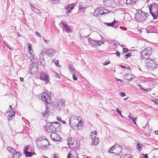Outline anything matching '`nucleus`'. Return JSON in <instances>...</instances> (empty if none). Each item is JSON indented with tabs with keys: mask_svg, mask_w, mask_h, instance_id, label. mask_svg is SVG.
<instances>
[{
	"mask_svg": "<svg viewBox=\"0 0 158 158\" xmlns=\"http://www.w3.org/2000/svg\"><path fill=\"white\" fill-rule=\"evenodd\" d=\"M145 62V66L149 71H153L158 67V64L154 59H147Z\"/></svg>",
	"mask_w": 158,
	"mask_h": 158,
	"instance_id": "obj_1",
	"label": "nucleus"
},
{
	"mask_svg": "<svg viewBox=\"0 0 158 158\" xmlns=\"http://www.w3.org/2000/svg\"><path fill=\"white\" fill-rule=\"evenodd\" d=\"M149 10L153 19H156L158 16V5L155 2L152 3L150 6Z\"/></svg>",
	"mask_w": 158,
	"mask_h": 158,
	"instance_id": "obj_2",
	"label": "nucleus"
},
{
	"mask_svg": "<svg viewBox=\"0 0 158 158\" xmlns=\"http://www.w3.org/2000/svg\"><path fill=\"white\" fill-rule=\"evenodd\" d=\"M39 97L40 99L45 101L47 105H50L52 103L51 100V97L47 92H43L39 95Z\"/></svg>",
	"mask_w": 158,
	"mask_h": 158,
	"instance_id": "obj_3",
	"label": "nucleus"
},
{
	"mask_svg": "<svg viewBox=\"0 0 158 158\" xmlns=\"http://www.w3.org/2000/svg\"><path fill=\"white\" fill-rule=\"evenodd\" d=\"M152 48L149 47H146L140 53L141 57L142 60L145 59L146 60L148 58L149 55L152 53Z\"/></svg>",
	"mask_w": 158,
	"mask_h": 158,
	"instance_id": "obj_4",
	"label": "nucleus"
},
{
	"mask_svg": "<svg viewBox=\"0 0 158 158\" xmlns=\"http://www.w3.org/2000/svg\"><path fill=\"white\" fill-rule=\"evenodd\" d=\"M76 139L75 138H69L68 139L67 144L69 145V148H77L79 146L78 143Z\"/></svg>",
	"mask_w": 158,
	"mask_h": 158,
	"instance_id": "obj_5",
	"label": "nucleus"
},
{
	"mask_svg": "<svg viewBox=\"0 0 158 158\" xmlns=\"http://www.w3.org/2000/svg\"><path fill=\"white\" fill-rule=\"evenodd\" d=\"M149 14L143 11H140V13L138 12L135 15V18L139 21L142 22L146 19L147 17L149 16Z\"/></svg>",
	"mask_w": 158,
	"mask_h": 158,
	"instance_id": "obj_6",
	"label": "nucleus"
},
{
	"mask_svg": "<svg viewBox=\"0 0 158 158\" xmlns=\"http://www.w3.org/2000/svg\"><path fill=\"white\" fill-rule=\"evenodd\" d=\"M24 152L26 157H31L33 155L34 149L31 147L26 146L24 148Z\"/></svg>",
	"mask_w": 158,
	"mask_h": 158,
	"instance_id": "obj_7",
	"label": "nucleus"
},
{
	"mask_svg": "<svg viewBox=\"0 0 158 158\" xmlns=\"http://www.w3.org/2000/svg\"><path fill=\"white\" fill-rule=\"evenodd\" d=\"M29 73L33 74L35 73L38 71V67L37 63L31 62L29 66Z\"/></svg>",
	"mask_w": 158,
	"mask_h": 158,
	"instance_id": "obj_8",
	"label": "nucleus"
},
{
	"mask_svg": "<svg viewBox=\"0 0 158 158\" xmlns=\"http://www.w3.org/2000/svg\"><path fill=\"white\" fill-rule=\"evenodd\" d=\"M48 74L45 72H41L40 73V78L41 80L46 81V84L50 82Z\"/></svg>",
	"mask_w": 158,
	"mask_h": 158,
	"instance_id": "obj_9",
	"label": "nucleus"
},
{
	"mask_svg": "<svg viewBox=\"0 0 158 158\" xmlns=\"http://www.w3.org/2000/svg\"><path fill=\"white\" fill-rule=\"evenodd\" d=\"M80 118L79 116L78 117H74L73 115H72L70 118V124L71 123V122H72V120L73 119V118H75L76 121L78 122V123L77 124V127L79 129H81L83 127L82 126V121L80 120V121L77 119L78 118Z\"/></svg>",
	"mask_w": 158,
	"mask_h": 158,
	"instance_id": "obj_10",
	"label": "nucleus"
},
{
	"mask_svg": "<svg viewBox=\"0 0 158 158\" xmlns=\"http://www.w3.org/2000/svg\"><path fill=\"white\" fill-rule=\"evenodd\" d=\"M46 130L48 133H51L56 130V127L51 123H47L46 125Z\"/></svg>",
	"mask_w": 158,
	"mask_h": 158,
	"instance_id": "obj_11",
	"label": "nucleus"
},
{
	"mask_svg": "<svg viewBox=\"0 0 158 158\" xmlns=\"http://www.w3.org/2000/svg\"><path fill=\"white\" fill-rule=\"evenodd\" d=\"M59 25L60 26L62 27L63 28V30L64 31V29L66 30L65 31L69 33L70 32H72L73 30H72L71 28L69 26L67 23H64L63 22H61L60 23Z\"/></svg>",
	"mask_w": 158,
	"mask_h": 158,
	"instance_id": "obj_12",
	"label": "nucleus"
},
{
	"mask_svg": "<svg viewBox=\"0 0 158 158\" xmlns=\"http://www.w3.org/2000/svg\"><path fill=\"white\" fill-rule=\"evenodd\" d=\"M51 136L52 140L55 142L59 141L60 139L58 135L55 132H52Z\"/></svg>",
	"mask_w": 158,
	"mask_h": 158,
	"instance_id": "obj_13",
	"label": "nucleus"
},
{
	"mask_svg": "<svg viewBox=\"0 0 158 158\" xmlns=\"http://www.w3.org/2000/svg\"><path fill=\"white\" fill-rule=\"evenodd\" d=\"M78 156L77 152L75 150H72L69 154L67 158H77V156Z\"/></svg>",
	"mask_w": 158,
	"mask_h": 158,
	"instance_id": "obj_14",
	"label": "nucleus"
},
{
	"mask_svg": "<svg viewBox=\"0 0 158 158\" xmlns=\"http://www.w3.org/2000/svg\"><path fill=\"white\" fill-rule=\"evenodd\" d=\"M75 6V4L74 3H73L69 5L68 6H65L64 7V8L66 9H67V11L66 12V13L68 14L69 13H70L72 9H73Z\"/></svg>",
	"mask_w": 158,
	"mask_h": 158,
	"instance_id": "obj_15",
	"label": "nucleus"
},
{
	"mask_svg": "<svg viewBox=\"0 0 158 158\" xmlns=\"http://www.w3.org/2000/svg\"><path fill=\"white\" fill-rule=\"evenodd\" d=\"M146 30L148 32H152L155 30L156 28L154 26L149 25L146 27Z\"/></svg>",
	"mask_w": 158,
	"mask_h": 158,
	"instance_id": "obj_16",
	"label": "nucleus"
},
{
	"mask_svg": "<svg viewBox=\"0 0 158 158\" xmlns=\"http://www.w3.org/2000/svg\"><path fill=\"white\" fill-rule=\"evenodd\" d=\"M40 61V64L43 66H44L45 65V62L44 60V57L43 55L40 54L39 55Z\"/></svg>",
	"mask_w": 158,
	"mask_h": 158,
	"instance_id": "obj_17",
	"label": "nucleus"
},
{
	"mask_svg": "<svg viewBox=\"0 0 158 158\" xmlns=\"http://www.w3.org/2000/svg\"><path fill=\"white\" fill-rule=\"evenodd\" d=\"M49 105H47V104H46V110L44 112H42V113L43 114V115L44 116V117L45 118H47L48 116H49V114L48 113V106Z\"/></svg>",
	"mask_w": 158,
	"mask_h": 158,
	"instance_id": "obj_18",
	"label": "nucleus"
},
{
	"mask_svg": "<svg viewBox=\"0 0 158 158\" xmlns=\"http://www.w3.org/2000/svg\"><path fill=\"white\" fill-rule=\"evenodd\" d=\"M65 101L63 99H61L59 101L58 105L60 108H61L62 107L65 106Z\"/></svg>",
	"mask_w": 158,
	"mask_h": 158,
	"instance_id": "obj_19",
	"label": "nucleus"
},
{
	"mask_svg": "<svg viewBox=\"0 0 158 158\" xmlns=\"http://www.w3.org/2000/svg\"><path fill=\"white\" fill-rule=\"evenodd\" d=\"M88 40L90 43L93 45L97 46L99 45V41H98L94 40L91 38H89Z\"/></svg>",
	"mask_w": 158,
	"mask_h": 158,
	"instance_id": "obj_20",
	"label": "nucleus"
},
{
	"mask_svg": "<svg viewBox=\"0 0 158 158\" xmlns=\"http://www.w3.org/2000/svg\"><path fill=\"white\" fill-rule=\"evenodd\" d=\"M55 53V51L53 49H49L45 52V53L49 55H54Z\"/></svg>",
	"mask_w": 158,
	"mask_h": 158,
	"instance_id": "obj_21",
	"label": "nucleus"
},
{
	"mask_svg": "<svg viewBox=\"0 0 158 158\" xmlns=\"http://www.w3.org/2000/svg\"><path fill=\"white\" fill-rule=\"evenodd\" d=\"M118 21H116L115 20L111 23H106V24L108 26H113L114 28H116L118 27L117 25H115L114 26V24L115 23H117Z\"/></svg>",
	"mask_w": 158,
	"mask_h": 158,
	"instance_id": "obj_22",
	"label": "nucleus"
},
{
	"mask_svg": "<svg viewBox=\"0 0 158 158\" xmlns=\"http://www.w3.org/2000/svg\"><path fill=\"white\" fill-rule=\"evenodd\" d=\"M99 143V138H97L92 139V144L94 145H98Z\"/></svg>",
	"mask_w": 158,
	"mask_h": 158,
	"instance_id": "obj_23",
	"label": "nucleus"
},
{
	"mask_svg": "<svg viewBox=\"0 0 158 158\" xmlns=\"http://www.w3.org/2000/svg\"><path fill=\"white\" fill-rule=\"evenodd\" d=\"M70 72L72 73H74L75 72V70L73 67V65L71 64H69L68 66Z\"/></svg>",
	"mask_w": 158,
	"mask_h": 158,
	"instance_id": "obj_24",
	"label": "nucleus"
},
{
	"mask_svg": "<svg viewBox=\"0 0 158 158\" xmlns=\"http://www.w3.org/2000/svg\"><path fill=\"white\" fill-rule=\"evenodd\" d=\"M118 146V144L117 143L115 144L114 146L110 148V150L109 151V152L111 153H114V152H112V151L113 150L115 149Z\"/></svg>",
	"mask_w": 158,
	"mask_h": 158,
	"instance_id": "obj_25",
	"label": "nucleus"
},
{
	"mask_svg": "<svg viewBox=\"0 0 158 158\" xmlns=\"http://www.w3.org/2000/svg\"><path fill=\"white\" fill-rule=\"evenodd\" d=\"M128 117L130 118V120H132V122L135 124L136 125V123L135 122V120L137 119V118H133L131 116V114L128 116Z\"/></svg>",
	"mask_w": 158,
	"mask_h": 158,
	"instance_id": "obj_26",
	"label": "nucleus"
},
{
	"mask_svg": "<svg viewBox=\"0 0 158 158\" xmlns=\"http://www.w3.org/2000/svg\"><path fill=\"white\" fill-rule=\"evenodd\" d=\"M97 133V132L95 131L94 132L92 131L91 132L90 136H91L92 139H94L96 138V135Z\"/></svg>",
	"mask_w": 158,
	"mask_h": 158,
	"instance_id": "obj_27",
	"label": "nucleus"
},
{
	"mask_svg": "<svg viewBox=\"0 0 158 158\" xmlns=\"http://www.w3.org/2000/svg\"><path fill=\"white\" fill-rule=\"evenodd\" d=\"M7 149L9 152L10 153H12V154L15 151V150L11 147H7Z\"/></svg>",
	"mask_w": 158,
	"mask_h": 158,
	"instance_id": "obj_28",
	"label": "nucleus"
},
{
	"mask_svg": "<svg viewBox=\"0 0 158 158\" xmlns=\"http://www.w3.org/2000/svg\"><path fill=\"white\" fill-rule=\"evenodd\" d=\"M31 9L35 12L38 13L39 10L38 9L36 8L32 4H30Z\"/></svg>",
	"mask_w": 158,
	"mask_h": 158,
	"instance_id": "obj_29",
	"label": "nucleus"
},
{
	"mask_svg": "<svg viewBox=\"0 0 158 158\" xmlns=\"http://www.w3.org/2000/svg\"><path fill=\"white\" fill-rule=\"evenodd\" d=\"M13 157L11 158H19V155L18 153L15 151L14 153H13Z\"/></svg>",
	"mask_w": 158,
	"mask_h": 158,
	"instance_id": "obj_30",
	"label": "nucleus"
},
{
	"mask_svg": "<svg viewBox=\"0 0 158 158\" xmlns=\"http://www.w3.org/2000/svg\"><path fill=\"white\" fill-rule=\"evenodd\" d=\"M3 42L6 46L9 49H11L12 50H13V48L10 46L4 40L3 41Z\"/></svg>",
	"mask_w": 158,
	"mask_h": 158,
	"instance_id": "obj_31",
	"label": "nucleus"
},
{
	"mask_svg": "<svg viewBox=\"0 0 158 158\" xmlns=\"http://www.w3.org/2000/svg\"><path fill=\"white\" fill-rule=\"evenodd\" d=\"M28 48L29 53V54H31V53H32V52H33V50L31 48V44L29 43L28 44Z\"/></svg>",
	"mask_w": 158,
	"mask_h": 158,
	"instance_id": "obj_32",
	"label": "nucleus"
},
{
	"mask_svg": "<svg viewBox=\"0 0 158 158\" xmlns=\"http://www.w3.org/2000/svg\"><path fill=\"white\" fill-rule=\"evenodd\" d=\"M143 145L141 143L137 144L136 146V148L139 150H140L142 149Z\"/></svg>",
	"mask_w": 158,
	"mask_h": 158,
	"instance_id": "obj_33",
	"label": "nucleus"
},
{
	"mask_svg": "<svg viewBox=\"0 0 158 158\" xmlns=\"http://www.w3.org/2000/svg\"><path fill=\"white\" fill-rule=\"evenodd\" d=\"M99 10L96 9L95 10L94 12L93 13V15L94 16L98 17L99 15Z\"/></svg>",
	"mask_w": 158,
	"mask_h": 158,
	"instance_id": "obj_34",
	"label": "nucleus"
},
{
	"mask_svg": "<svg viewBox=\"0 0 158 158\" xmlns=\"http://www.w3.org/2000/svg\"><path fill=\"white\" fill-rule=\"evenodd\" d=\"M57 119L58 121L60 122L61 123H63L64 124H65L66 123V122L65 121L61 119V117H58L57 118Z\"/></svg>",
	"mask_w": 158,
	"mask_h": 158,
	"instance_id": "obj_35",
	"label": "nucleus"
},
{
	"mask_svg": "<svg viewBox=\"0 0 158 158\" xmlns=\"http://www.w3.org/2000/svg\"><path fill=\"white\" fill-rule=\"evenodd\" d=\"M9 109H10V110H7L6 112V113H11L12 111H13V109L12 108V106L11 105L9 106Z\"/></svg>",
	"mask_w": 158,
	"mask_h": 158,
	"instance_id": "obj_36",
	"label": "nucleus"
},
{
	"mask_svg": "<svg viewBox=\"0 0 158 158\" xmlns=\"http://www.w3.org/2000/svg\"><path fill=\"white\" fill-rule=\"evenodd\" d=\"M132 53H129L128 54H126L124 56V58L125 59H127L129 57L131 56H132Z\"/></svg>",
	"mask_w": 158,
	"mask_h": 158,
	"instance_id": "obj_37",
	"label": "nucleus"
},
{
	"mask_svg": "<svg viewBox=\"0 0 158 158\" xmlns=\"http://www.w3.org/2000/svg\"><path fill=\"white\" fill-rule=\"evenodd\" d=\"M51 2L52 4H57L60 2L59 0H51Z\"/></svg>",
	"mask_w": 158,
	"mask_h": 158,
	"instance_id": "obj_38",
	"label": "nucleus"
},
{
	"mask_svg": "<svg viewBox=\"0 0 158 158\" xmlns=\"http://www.w3.org/2000/svg\"><path fill=\"white\" fill-rule=\"evenodd\" d=\"M11 112L12 113L8 115V116H9L10 117H13L15 115V111H13Z\"/></svg>",
	"mask_w": 158,
	"mask_h": 158,
	"instance_id": "obj_39",
	"label": "nucleus"
},
{
	"mask_svg": "<svg viewBox=\"0 0 158 158\" xmlns=\"http://www.w3.org/2000/svg\"><path fill=\"white\" fill-rule=\"evenodd\" d=\"M59 61L58 60H56L54 61V64L58 67H59L60 65H59Z\"/></svg>",
	"mask_w": 158,
	"mask_h": 158,
	"instance_id": "obj_40",
	"label": "nucleus"
},
{
	"mask_svg": "<svg viewBox=\"0 0 158 158\" xmlns=\"http://www.w3.org/2000/svg\"><path fill=\"white\" fill-rule=\"evenodd\" d=\"M30 54L31 55L30 56V59L31 60V63L33 62L32 61V60L34 58V55L32 53H31V54Z\"/></svg>",
	"mask_w": 158,
	"mask_h": 158,
	"instance_id": "obj_41",
	"label": "nucleus"
},
{
	"mask_svg": "<svg viewBox=\"0 0 158 158\" xmlns=\"http://www.w3.org/2000/svg\"><path fill=\"white\" fill-rule=\"evenodd\" d=\"M86 8L81 7L78 10L79 12H82L85 11V9Z\"/></svg>",
	"mask_w": 158,
	"mask_h": 158,
	"instance_id": "obj_42",
	"label": "nucleus"
},
{
	"mask_svg": "<svg viewBox=\"0 0 158 158\" xmlns=\"http://www.w3.org/2000/svg\"><path fill=\"white\" fill-rule=\"evenodd\" d=\"M116 111L121 117H123L122 114L121 112L119 111V109L118 108H117L116 110Z\"/></svg>",
	"mask_w": 158,
	"mask_h": 158,
	"instance_id": "obj_43",
	"label": "nucleus"
},
{
	"mask_svg": "<svg viewBox=\"0 0 158 158\" xmlns=\"http://www.w3.org/2000/svg\"><path fill=\"white\" fill-rule=\"evenodd\" d=\"M130 76L131 77L129 79H128V80L129 81H131L135 78V76L133 75H130Z\"/></svg>",
	"mask_w": 158,
	"mask_h": 158,
	"instance_id": "obj_44",
	"label": "nucleus"
},
{
	"mask_svg": "<svg viewBox=\"0 0 158 158\" xmlns=\"http://www.w3.org/2000/svg\"><path fill=\"white\" fill-rule=\"evenodd\" d=\"M128 50L126 48H123V52L124 53H126L128 52Z\"/></svg>",
	"mask_w": 158,
	"mask_h": 158,
	"instance_id": "obj_45",
	"label": "nucleus"
},
{
	"mask_svg": "<svg viewBox=\"0 0 158 158\" xmlns=\"http://www.w3.org/2000/svg\"><path fill=\"white\" fill-rule=\"evenodd\" d=\"M110 63V60H108L106 62H105L103 63V65H106Z\"/></svg>",
	"mask_w": 158,
	"mask_h": 158,
	"instance_id": "obj_46",
	"label": "nucleus"
},
{
	"mask_svg": "<svg viewBox=\"0 0 158 158\" xmlns=\"http://www.w3.org/2000/svg\"><path fill=\"white\" fill-rule=\"evenodd\" d=\"M104 42L105 41L102 39L99 41V46H100L101 44H103L104 43Z\"/></svg>",
	"mask_w": 158,
	"mask_h": 158,
	"instance_id": "obj_47",
	"label": "nucleus"
},
{
	"mask_svg": "<svg viewBox=\"0 0 158 158\" xmlns=\"http://www.w3.org/2000/svg\"><path fill=\"white\" fill-rule=\"evenodd\" d=\"M73 79L74 80L76 81L77 79V77H76L74 74L73 75Z\"/></svg>",
	"mask_w": 158,
	"mask_h": 158,
	"instance_id": "obj_48",
	"label": "nucleus"
},
{
	"mask_svg": "<svg viewBox=\"0 0 158 158\" xmlns=\"http://www.w3.org/2000/svg\"><path fill=\"white\" fill-rule=\"evenodd\" d=\"M119 95L122 97H124L126 96V94L123 92H122L119 93Z\"/></svg>",
	"mask_w": 158,
	"mask_h": 158,
	"instance_id": "obj_49",
	"label": "nucleus"
},
{
	"mask_svg": "<svg viewBox=\"0 0 158 158\" xmlns=\"http://www.w3.org/2000/svg\"><path fill=\"white\" fill-rule=\"evenodd\" d=\"M143 90L144 91L148 92L150 91L151 90V89L149 88H146V89H143Z\"/></svg>",
	"mask_w": 158,
	"mask_h": 158,
	"instance_id": "obj_50",
	"label": "nucleus"
},
{
	"mask_svg": "<svg viewBox=\"0 0 158 158\" xmlns=\"http://www.w3.org/2000/svg\"><path fill=\"white\" fill-rule=\"evenodd\" d=\"M36 34L37 36H39V37H41V35L38 31H36Z\"/></svg>",
	"mask_w": 158,
	"mask_h": 158,
	"instance_id": "obj_51",
	"label": "nucleus"
},
{
	"mask_svg": "<svg viewBox=\"0 0 158 158\" xmlns=\"http://www.w3.org/2000/svg\"><path fill=\"white\" fill-rule=\"evenodd\" d=\"M153 101L155 103L158 104V99H154Z\"/></svg>",
	"mask_w": 158,
	"mask_h": 158,
	"instance_id": "obj_52",
	"label": "nucleus"
},
{
	"mask_svg": "<svg viewBox=\"0 0 158 158\" xmlns=\"http://www.w3.org/2000/svg\"><path fill=\"white\" fill-rule=\"evenodd\" d=\"M123 158H131V157H129L127 154L125 155Z\"/></svg>",
	"mask_w": 158,
	"mask_h": 158,
	"instance_id": "obj_53",
	"label": "nucleus"
},
{
	"mask_svg": "<svg viewBox=\"0 0 158 158\" xmlns=\"http://www.w3.org/2000/svg\"><path fill=\"white\" fill-rule=\"evenodd\" d=\"M53 157L54 158H59V157H58L56 155V154H54L53 155Z\"/></svg>",
	"mask_w": 158,
	"mask_h": 158,
	"instance_id": "obj_54",
	"label": "nucleus"
},
{
	"mask_svg": "<svg viewBox=\"0 0 158 158\" xmlns=\"http://www.w3.org/2000/svg\"><path fill=\"white\" fill-rule=\"evenodd\" d=\"M116 54L117 56H118L120 55V53L118 51H117L116 52Z\"/></svg>",
	"mask_w": 158,
	"mask_h": 158,
	"instance_id": "obj_55",
	"label": "nucleus"
},
{
	"mask_svg": "<svg viewBox=\"0 0 158 158\" xmlns=\"http://www.w3.org/2000/svg\"><path fill=\"white\" fill-rule=\"evenodd\" d=\"M99 13L101 15H103L105 13L103 11L100 10L99 11Z\"/></svg>",
	"mask_w": 158,
	"mask_h": 158,
	"instance_id": "obj_56",
	"label": "nucleus"
},
{
	"mask_svg": "<svg viewBox=\"0 0 158 158\" xmlns=\"http://www.w3.org/2000/svg\"><path fill=\"white\" fill-rule=\"evenodd\" d=\"M137 85L141 89H143V86L140 84H139L138 85Z\"/></svg>",
	"mask_w": 158,
	"mask_h": 158,
	"instance_id": "obj_57",
	"label": "nucleus"
},
{
	"mask_svg": "<svg viewBox=\"0 0 158 158\" xmlns=\"http://www.w3.org/2000/svg\"><path fill=\"white\" fill-rule=\"evenodd\" d=\"M55 75L57 77L60 78V75L58 73H55Z\"/></svg>",
	"mask_w": 158,
	"mask_h": 158,
	"instance_id": "obj_58",
	"label": "nucleus"
},
{
	"mask_svg": "<svg viewBox=\"0 0 158 158\" xmlns=\"http://www.w3.org/2000/svg\"><path fill=\"white\" fill-rule=\"evenodd\" d=\"M28 121L26 119H24V122L26 124H27Z\"/></svg>",
	"mask_w": 158,
	"mask_h": 158,
	"instance_id": "obj_59",
	"label": "nucleus"
},
{
	"mask_svg": "<svg viewBox=\"0 0 158 158\" xmlns=\"http://www.w3.org/2000/svg\"><path fill=\"white\" fill-rule=\"evenodd\" d=\"M120 67L122 68L126 69V67L124 65H120Z\"/></svg>",
	"mask_w": 158,
	"mask_h": 158,
	"instance_id": "obj_60",
	"label": "nucleus"
},
{
	"mask_svg": "<svg viewBox=\"0 0 158 158\" xmlns=\"http://www.w3.org/2000/svg\"><path fill=\"white\" fill-rule=\"evenodd\" d=\"M116 80L118 81H120V82H123L122 80H121V79H118L117 78H116Z\"/></svg>",
	"mask_w": 158,
	"mask_h": 158,
	"instance_id": "obj_61",
	"label": "nucleus"
},
{
	"mask_svg": "<svg viewBox=\"0 0 158 158\" xmlns=\"http://www.w3.org/2000/svg\"><path fill=\"white\" fill-rule=\"evenodd\" d=\"M20 81L22 82L23 81H24V79H23V78H21V77H20Z\"/></svg>",
	"mask_w": 158,
	"mask_h": 158,
	"instance_id": "obj_62",
	"label": "nucleus"
},
{
	"mask_svg": "<svg viewBox=\"0 0 158 158\" xmlns=\"http://www.w3.org/2000/svg\"><path fill=\"white\" fill-rule=\"evenodd\" d=\"M126 69L129 70H130L131 69V68L129 66L126 67Z\"/></svg>",
	"mask_w": 158,
	"mask_h": 158,
	"instance_id": "obj_63",
	"label": "nucleus"
},
{
	"mask_svg": "<svg viewBox=\"0 0 158 158\" xmlns=\"http://www.w3.org/2000/svg\"><path fill=\"white\" fill-rule=\"evenodd\" d=\"M144 158H148V156L147 154H145L144 156Z\"/></svg>",
	"mask_w": 158,
	"mask_h": 158,
	"instance_id": "obj_64",
	"label": "nucleus"
}]
</instances>
